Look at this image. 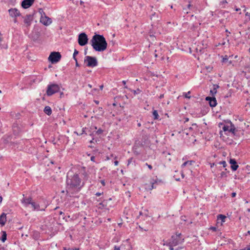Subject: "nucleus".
I'll list each match as a JSON object with an SVG mask.
<instances>
[{
	"mask_svg": "<svg viewBox=\"0 0 250 250\" xmlns=\"http://www.w3.org/2000/svg\"><path fill=\"white\" fill-rule=\"evenodd\" d=\"M84 183L82 182L78 174L69 175L67 174L66 178V191L68 193H75L80 191L83 187Z\"/></svg>",
	"mask_w": 250,
	"mask_h": 250,
	"instance_id": "obj_1",
	"label": "nucleus"
},
{
	"mask_svg": "<svg viewBox=\"0 0 250 250\" xmlns=\"http://www.w3.org/2000/svg\"><path fill=\"white\" fill-rule=\"evenodd\" d=\"M90 42L93 48L96 51L102 52L107 48V43L103 35L95 34Z\"/></svg>",
	"mask_w": 250,
	"mask_h": 250,
	"instance_id": "obj_2",
	"label": "nucleus"
},
{
	"mask_svg": "<svg viewBox=\"0 0 250 250\" xmlns=\"http://www.w3.org/2000/svg\"><path fill=\"white\" fill-rule=\"evenodd\" d=\"M84 63L89 67H94L98 65V62L96 57L86 56L84 57Z\"/></svg>",
	"mask_w": 250,
	"mask_h": 250,
	"instance_id": "obj_3",
	"label": "nucleus"
},
{
	"mask_svg": "<svg viewBox=\"0 0 250 250\" xmlns=\"http://www.w3.org/2000/svg\"><path fill=\"white\" fill-rule=\"evenodd\" d=\"M60 87L58 84L53 83L47 85L46 94L48 96H51L54 94L58 92Z\"/></svg>",
	"mask_w": 250,
	"mask_h": 250,
	"instance_id": "obj_4",
	"label": "nucleus"
},
{
	"mask_svg": "<svg viewBox=\"0 0 250 250\" xmlns=\"http://www.w3.org/2000/svg\"><path fill=\"white\" fill-rule=\"evenodd\" d=\"M181 233L176 234L175 235H172L168 243L174 246L182 243L184 242V239L181 238Z\"/></svg>",
	"mask_w": 250,
	"mask_h": 250,
	"instance_id": "obj_5",
	"label": "nucleus"
},
{
	"mask_svg": "<svg viewBox=\"0 0 250 250\" xmlns=\"http://www.w3.org/2000/svg\"><path fill=\"white\" fill-rule=\"evenodd\" d=\"M61 55L58 52H51L48 57V60L53 64L58 62L61 59Z\"/></svg>",
	"mask_w": 250,
	"mask_h": 250,
	"instance_id": "obj_6",
	"label": "nucleus"
},
{
	"mask_svg": "<svg viewBox=\"0 0 250 250\" xmlns=\"http://www.w3.org/2000/svg\"><path fill=\"white\" fill-rule=\"evenodd\" d=\"M222 129L225 132L228 131L229 133H231L233 136H237L238 130L231 122H230V125H224Z\"/></svg>",
	"mask_w": 250,
	"mask_h": 250,
	"instance_id": "obj_7",
	"label": "nucleus"
},
{
	"mask_svg": "<svg viewBox=\"0 0 250 250\" xmlns=\"http://www.w3.org/2000/svg\"><path fill=\"white\" fill-rule=\"evenodd\" d=\"M88 37L85 33H81L79 35L78 43L81 46H84L88 42Z\"/></svg>",
	"mask_w": 250,
	"mask_h": 250,
	"instance_id": "obj_8",
	"label": "nucleus"
},
{
	"mask_svg": "<svg viewBox=\"0 0 250 250\" xmlns=\"http://www.w3.org/2000/svg\"><path fill=\"white\" fill-rule=\"evenodd\" d=\"M22 18L23 19L24 25L26 27L31 25L34 19L33 15L32 14H27L25 16H22Z\"/></svg>",
	"mask_w": 250,
	"mask_h": 250,
	"instance_id": "obj_9",
	"label": "nucleus"
},
{
	"mask_svg": "<svg viewBox=\"0 0 250 250\" xmlns=\"http://www.w3.org/2000/svg\"><path fill=\"white\" fill-rule=\"evenodd\" d=\"M8 13L11 18H17L18 17L21 16L20 12L16 8L9 9Z\"/></svg>",
	"mask_w": 250,
	"mask_h": 250,
	"instance_id": "obj_10",
	"label": "nucleus"
},
{
	"mask_svg": "<svg viewBox=\"0 0 250 250\" xmlns=\"http://www.w3.org/2000/svg\"><path fill=\"white\" fill-rule=\"evenodd\" d=\"M40 22L45 26L50 25L52 21L51 18L47 16L46 15L41 17Z\"/></svg>",
	"mask_w": 250,
	"mask_h": 250,
	"instance_id": "obj_11",
	"label": "nucleus"
},
{
	"mask_svg": "<svg viewBox=\"0 0 250 250\" xmlns=\"http://www.w3.org/2000/svg\"><path fill=\"white\" fill-rule=\"evenodd\" d=\"M34 1L35 0H23L21 2V6L24 9H27L33 4Z\"/></svg>",
	"mask_w": 250,
	"mask_h": 250,
	"instance_id": "obj_12",
	"label": "nucleus"
},
{
	"mask_svg": "<svg viewBox=\"0 0 250 250\" xmlns=\"http://www.w3.org/2000/svg\"><path fill=\"white\" fill-rule=\"evenodd\" d=\"M206 100L208 101L209 105L211 107H215L217 104V101L215 97H207Z\"/></svg>",
	"mask_w": 250,
	"mask_h": 250,
	"instance_id": "obj_13",
	"label": "nucleus"
},
{
	"mask_svg": "<svg viewBox=\"0 0 250 250\" xmlns=\"http://www.w3.org/2000/svg\"><path fill=\"white\" fill-rule=\"evenodd\" d=\"M229 163L231 165V168L233 171H235L238 167V165L236 162V161L234 159H230L229 160Z\"/></svg>",
	"mask_w": 250,
	"mask_h": 250,
	"instance_id": "obj_14",
	"label": "nucleus"
},
{
	"mask_svg": "<svg viewBox=\"0 0 250 250\" xmlns=\"http://www.w3.org/2000/svg\"><path fill=\"white\" fill-rule=\"evenodd\" d=\"M30 205H31L32 208H33V210H38V211H39V210H45L44 208L41 209L40 208V206L39 204L36 203L35 202L32 201L31 203L30 204Z\"/></svg>",
	"mask_w": 250,
	"mask_h": 250,
	"instance_id": "obj_15",
	"label": "nucleus"
},
{
	"mask_svg": "<svg viewBox=\"0 0 250 250\" xmlns=\"http://www.w3.org/2000/svg\"><path fill=\"white\" fill-rule=\"evenodd\" d=\"M6 222V214L3 212L0 215V225L3 226L5 224Z\"/></svg>",
	"mask_w": 250,
	"mask_h": 250,
	"instance_id": "obj_16",
	"label": "nucleus"
},
{
	"mask_svg": "<svg viewBox=\"0 0 250 250\" xmlns=\"http://www.w3.org/2000/svg\"><path fill=\"white\" fill-rule=\"evenodd\" d=\"M32 201L31 197L23 198L21 201L22 204H24L25 207H27L29 205H30Z\"/></svg>",
	"mask_w": 250,
	"mask_h": 250,
	"instance_id": "obj_17",
	"label": "nucleus"
},
{
	"mask_svg": "<svg viewBox=\"0 0 250 250\" xmlns=\"http://www.w3.org/2000/svg\"><path fill=\"white\" fill-rule=\"evenodd\" d=\"M226 216L223 214H219L217 216V223H219V221H221V225L223 223L225 222V220L226 219Z\"/></svg>",
	"mask_w": 250,
	"mask_h": 250,
	"instance_id": "obj_18",
	"label": "nucleus"
},
{
	"mask_svg": "<svg viewBox=\"0 0 250 250\" xmlns=\"http://www.w3.org/2000/svg\"><path fill=\"white\" fill-rule=\"evenodd\" d=\"M43 112L48 116H50L52 114V109L49 106H45Z\"/></svg>",
	"mask_w": 250,
	"mask_h": 250,
	"instance_id": "obj_19",
	"label": "nucleus"
},
{
	"mask_svg": "<svg viewBox=\"0 0 250 250\" xmlns=\"http://www.w3.org/2000/svg\"><path fill=\"white\" fill-rule=\"evenodd\" d=\"M2 236L1 237L0 240L2 242H4L7 239V234L5 231H2Z\"/></svg>",
	"mask_w": 250,
	"mask_h": 250,
	"instance_id": "obj_20",
	"label": "nucleus"
},
{
	"mask_svg": "<svg viewBox=\"0 0 250 250\" xmlns=\"http://www.w3.org/2000/svg\"><path fill=\"white\" fill-rule=\"evenodd\" d=\"M194 162L193 161H187L185 162H184L182 165H181V167L182 168H184L187 165H189V166H190L193 163H194Z\"/></svg>",
	"mask_w": 250,
	"mask_h": 250,
	"instance_id": "obj_21",
	"label": "nucleus"
},
{
	"mask_svg": "<svg viewBox=\"0 0 250 250\" xmlns=\"http://www.w3.org/2000/svg\"><path fill=\"white\" fill-rule=\"evenodd\" d=\"M153 116L154 117V119L156 120L159 118V114L157 110H154L152 112Z\"/></svg>",
	"mask_w": 250,
	"mask_h": 250,
	"instance_id": "obj_22",
	"label": "nucleus"
},
{
	"mask_svg": "<svg viewBox=\"0 0 250 250\" xmlns=\"http://www.w3.org/2000/svg\"><path fill=\"white\" fill-rule=\"evenodd\" d=\"M130 90L135 95L140 94L141 92V90L139 88H137L136 90L130 89Z\"/></svg>",
	"mask_w": 250,
	"mask_h": 250,
	"instance_id": "obj_23",
	"label": "nucleus"
},
{
	"mask_svg": "<svg viewBox=\"0 0 250 250\" xmlns=\"http://www.w3.org/2000/svg\"><path fill=\"white\" fill-rule=\"evenodd\" d=\"M78 54H79V51L75 49L74 51L73 55V58L75 61H76V59H77L76 55H77Z\"/></svg>",
	"mask_w": 250,
	"mask_h": 250,
	"instance_id": "obj_24",
	"label": "nucleus"
},
{
	"mask_svg": "<svg viewBox=\"0 0 250 250\" xmlns=\"http://www.w3.org/2000/svg\"><path fill=\"white\" fill-rule=\"evenodd\" d=\"M164 245L168 246L169 247V250H174V249L173 247H174V246H173L172 244H171L169 243H164Z\"/></svg>",
	"mask_w": 250,
	"mask_h": 250,
	"instance_id": "obj_25",
	"label": "nucleus"
},
{
	"mask_svg": "<svg viewBox=\"0 0 250 250\" xmlns=\"http://www.w3.org/2000/svg\"><path fill=\"white\" fill-rule=\"evenodd\" d=\"M39 12L41 14V17H43V16L46 15L45 12L42 8H40L39 9Z\"/></svg>",
	"mask_w": 250,
	"mask_h": 250,
	"instance_id": "obj_26",
	"label": "nucleus"
},
{
	"mask_svg": "<svg viewBox=\"0 0 250 250\" xmlns=\"http://www.w3.org/2000/svg\"><path fill=\"white\" fill-rule=\"evenodd\" d=\"M217 164L222 165L223 167H226L227 166V164L226 161H225L219 162L217 163Z\"/></svg>",
	"mask_w": 250,
	"mask_h": 250,
	"instance_id": "obj_27",
	"label": "nucleus"
},
{
	"mask_svg": "<svg viewBox=\"0 0 250 250\" xmlns=\"http://www.w3.org/2000/svg\"><path fill=\"white\" fill-rule=\"evenodd\" d=\"M147 213H148V210H145L144 212H143L142 211H140V215H144L146 216H148V215Z\"/></svg>",
	"mask_w": 250,
	"mask_h": 250,
	"instance_id": "obj_28",
	"label": "nucleus"
},
{
	"mask_svg": "<svg viewBox=\"0 0 250 250\" xmlns=\"http://www.w3.org/2000/svg\"><path fill=\"white\" fill-rule=\"evenodd\" d=\"M227 176V173L225 172H222L220 174V177L221 178L226 177Z\"/></svg>",
	"mask_w": 250,
	"mask_h": 250,
	"instance_id": "obj_29",
	"label": "nucleus"
},
{
	"mask_svg": "<svg viewBox=\"0 0 250 250\" xmlns=\"http://www.w3.org/2000/svg\"><path fill=\"white\" fill-rule=\"evenodd\" d=\"M190 91H188V92L186 93V94L185 95V97L186 98L190 99Z\"/></svg>",
	"mask_w": 250,
	"mask_h": 250,
	"instance_id": "obj_30",
	"label": "nucleus"
},
{
	"mask_svg": "<svg viewBox=\"0 0 250 250\" xmlns=\"http://www.w3.org/2000/svg\"><path fill=\"white\" fill-rule=\"evenodd\" d=\"M103 130L101 128H99L98 130H97L96 131V133L98 135H100L102 133H103Z\"/></svg>",
	"mask_w": 250,
	"mask_h": 250,
	"instance_id": "obj_31",
	"label": "nucleus"
},
{
	"mask_svg": "<svg viewBox=\"0 0 250 250\" xmlns=\"http://www.w3.org/2000/svg\"><path fill=\"white\" fill-rule=\"evenodd\" d=\"M210 92L212 95L216 94L217 92L216 88H213V89L211 90Z\"/></svg>",
	"mask_w": 250,
	"mask_h": 250,
	"instance_id": "obj_32",
	"label": "nucleus"
},
{
	"mask_svg": "<svg viewBox=\"0 0 250 250\" xmlns=\"http://www.w3.org/2000/svg\"><path fill=\"white\" fill-rule=\"evenodd\" d=\"M228 58L227 56H226L225 58L223 59L222 62H226L228 61Z\"/></svg>",
	"mask_w": 250,
	"mask_h": 250,
	"instance_id": "obj_33",
	"label": "nucleus"
},
{
	"mask_svg": "<svg viewBox=\"0 0 250 250\" xmlns=\"http://www.w3.org/2000/svg\"><path fill=\"white\" fill-rule=\"evenodd\" d=\"M225 31H226V32H227V33H228V34L227 35L226 39H227L228 42H229V40L228 39H227V37L229 36V34H230V32H229L228 29H226Z\"/></svg>",
	"mask_w": 250,
	"mask_h": 250,
	"instance_id": "obj_34",
	"label": "nucleus"
},
{
	"mask_svg": "<svg viewBox=\"0 0 250 250\" xmlns=\"http://www.w3.org/2000/svg\"><path fill=\"white\" fill-rule=\"evenodd\" d=\"M86 128H83L82 129V133H81V134H87V133L86 132Z\"/></svg>",
	"mask_w": 250,
	"mask_h": 250,
	"instance_id": "obj_35",
	"label": "nucleus"
},
{
	"mask_svg": "<svg viewBox=\"0 0 250 250\" xmlns=\"http://www.w3.org/2000/svg\"><path fill=\"white\" fill-rule=\"evenodd\" d=\"M99 208H103L104 207V205L102 202L100 203L99 204Z\"/></svg>",
	"mask_w": 250,
	"mask_h": 250,
	"instance_id": "obj_36",
	"label": "nucleus"
},
{
	"mask_svg": "<svg viewBox=\"0 0 250 250\" xmlns=\"http://www.w3.org/2000/svg\"><path fill=\"white\" fill-rule=\"evenodd\" d=\"M145 165H146V166H147V167H148V168H149V169H150V170H151V169H152V167L151 166V165H149V164H148L147 163H146V164H145Z\"/></svg>",
	"mask_w": 250,
	"mask_h": 250,
	"instance_id": "obj_37",
	"label": "nucleus"
},
{
	"mask_svg": "<svg viewBox=\"0 0 250 250\" xmlns=\"http://www.w3.org/2000/svg\"><path fill=\"white\" fill-rule=\"evenodd\" d=\"M210 229L211 230H213V231H216V229H217L216 228V227H211V228H210Z\"/></svg>",
	"mask_w": 250,
	"mask_h": 250,
	"instance_id": "obj_38",
	"label": "nucleus"
},
{
	"mask_svg": "<svg viewBox=\"0 0 250 250\" xmlns=\"http://www.w3.org/2000/svg\"><path fill=\"white\" fill-rule=\"evenodd\" d=\"M103 194V192H97L96 194H95V195H96L97 196H101L102 194Z\"/></svg>",
	"mask_w": 250,
	"mask_h": 250,
	"instance_id": "obj_39",
	"label": "nucleus"
},
{
	"mask_svg": "<svg viewBox=\"0 0 250 250\" xmlns=\"http://www.w3.org/2000/svg\"><path fill=\"white\" fill-rule=\"evenodd\" d=\"M122 83L124 84V85H125V88H127V86L125 85V84H126V81H123Z\"/></svg>",
	"mask_w": 250,
	"mask_h": 250,
	"instance_id": "obj_40",
	"label": "nucleus"
},
{
	"mask_svg": "<svg viewBox=\"0 0 250 250\" xmlns=\"http://www.w3.org/2000/svg\"><path fill=\"white\" fill-rule=\"evenodd\" d=\"M95 157L94 156H91L90 158L91 161H93V162H95Z\"/></svg>",
	"mask_w": 250,
	"mask_h": 250,
	"instance_id": "obj_41",
	"label": "nucleus"
},
{
	"mask_svg": "<svg viewBox=\"0 0 250 250\" xmlns=\"http://www.w3.org/2000/svg\"><path fill=\"white\" fill-rule=\"evenodd\" d=\"M154 184H155V183H153H153H151V188H150V189H153V188H156V187H154Z\"/></svg>",
	"mask_w": 250,
	"mask_h": 250,
	"instance_id": "obj_42",
	"label": "nucleus"
},
{
	"mask_svg": "<svg viewBox=\"0 0 250 250\" xmlns=\"http://www.w3.org/2000/svg\"><path fill=\"white\" fill-rule=\"evenodd\" d=\"M101 183L103 186H104L105 185V182L104 180H101Z\"/></svg>",
	"mask_w": 250,
	"mask_h": 250,
	"instance_id": "obj_43",
	"label": "nucleus"
},
{
	"mask_svg": "<svg viewBox=\"0 0 250 250\" xmlns=\"http://www.w3.org/2000/svg\"><path fill=\"white\" fill-rule=\"evenodd\" d=\"M14 19V22L15 23L18 22L17 18H13Z\"/></svg>",
	"mask_w": 250,
	"mask_h": 250,
	"instance_id": "obj_44",
	"label": "nucleus"
},
{
	"mask_svg": "<svg viewBox=\"0 0 250 250\" xmlns=\"http://www.w3.org/2000/svg\"><path fill=\"white\" fill-rule=\"evenodd\" d=\"M236 195V194L235 192H232L231 194V196L232 197H235Z\"/></svg>",
	"mask_w": 250,
	"mask_h": 250,
	"instance_id": "obj_45",
	"label": "nucleus"
},
{
	"mask_svg": "<svg viewBox=\"0 0 250 250\" xmlns=\"http://www.w3.org/2000/svg\"><path fill=\"white\" fill-rule=\"evenodd\" d=\"M90 129H92V130H96L97 129V127L96 126H91L90 127Z\"/></svg>",
	"mask_w": 250,
	"mask_h": 250,
	"instance_id": "obj_46",
	"label": "nucleus"
},
{
	"mask_svg": "<svg viewBox=\"0 0 250 250\" xmlns=\"http://www.w3.org/2000/svg\"><path fill=\"white\" fill-rule=\"evenodd\" d=\"M114 163L115 166H118L119 162L118 161H114Z\"/></svg>",
	"mask_w": 250,
	"mask_h": 250,
	"instance_id": "obj_47",
	"label": "nucleus"
},
{
	"mask_svg": "<svg viewBox=\"0 0 250 250\" xmlns=\"http://www.w3.org/2000/svg\"><path fill=\"white\" fill-rule=\"evenodd\" d=\"M164 97V94H161L160 96H159V98L160 99H162Z\"/></svg>",
	"mask_w": 250,
	"mask_h": 250,
	"instance_id": "obj_48",
	"label": "nucleus"
},
{
	"mask_svg": "<svg viewBox=\"0 0 250 250\" xmlns=\"http://www.w3.org/2000/svg\"><path fill=\"white\" fill-rule=\"evenodd\" d=\"M217 163L215 164V163H212V164H210V167H212L213 166L215 165V166H217Z\"/></svg>",
	"mask_w": 250,
	"mask_h": 250,
	"instance_id": "obj_49",
	"label": "nucleus"
},
{
	"mask_svg": "<svg viewBox=\"0 0 250 250\" xmlns=\"http://www.w3.org/2000/svg\"><path fill=\"white\" fill-rule=\"evenodd\" d=\"M235 11H237V12H239V11H241V9L239 8H235Z\"/></svg>",
	"mask_w": 250,
	"mask_h": 250,
	"instance_id": "obj_50",
	"label": "nucleus"
},
{
	"mask_svg": "<svg viewBox=\"0 0 250 250\" xmlns=\"http://www.w3.org/2000/svg\"><path fill=\"white\" fill-rule=\"evenodd\" d=\"M132 160V158H130L129 159H128V164H130Z\"/></svg>",
	"mask_w": 250,
	"mask_h": 250,
	"instance_id": "obj_51",
	"label": "nucleus"
},
{
	"mask_svg": "<svg viewBox=\"0 0 250 250\" xmlns=\"http://www.w3.org/2000/svg\"><path fill=\"white\" fill-rule=\"evenodd\" d=\"M174 177H175V180H176L177 181H180V178H178V177L176 178L175 177V175L174 176Z\"/></svg>",
	"mask_w": 250,
	"mask_h": 250,
	"instance_id": "obj_52",
	"label": "nucleus"
},
{
	"mask_svg": "<svg viewBox=\"0 0 250 250\" xmlns=\"http://www.w3.org/2000/svg\"><path fill=\"white\" fill-rule=\"evenodd\" d=\"M75 62H76V66H79V63L78 62L77 59H76V61H75Z\"/></svg>",
	"mask_w": 250,
	"mask_h": 250,
	"instance_id": "obj_53",
	"label": "nucleus"
},
{
	"mask_svg": "<svg viewBox=\"0 0 250 250\" xmlns=\"http://www.w3.org/2000/svg\"><path fill=\"white\" fill-rule=\"evenodd\" d=\"M213 87H214V88H216V89L219 88V86L217 84H214Z\"/></svg>",
	"mask_w": 250,
	"mask_h": 250,
	"instance_id": "obj_54",
	"label": "nucleus"
},
{
	"mask_svg": "<svg viewBox=\"0 0 250 250\" xmlns=\"http://www.w3.org/2000/svg\"><path fill=\"white\" fill-rule=\"evenodd\" d=\"M183 248V247H178V248L176 249L175 250H181Z\"/></svg>",
	"mask_w": 250,
	"mask_h": 250,
	"instance_id": "obj_55",
	"label": "nucleus"
},
{
	"mask_svg": "<svg viewBox=\"0 0 250 250\" xmlns=\"http://www.w3.org/2000/svg\"><path fill=\"white\" fill-rule=\"evenodd\" d=\"M245 250H250V247H248L245 248Z\"/></svg>",
	"mask_w": 250,
	"mask_h": 250,
	"instance_id": "obj_56",
	"label": "nucleus"
},
{
	"mask_svg": "<svg viewBox=\"0 0 250 250\" xmlns=\"http://www.w3.org/2000/svg\"><path fill=\"white\" fill-rule=\"evenodd\" d=\"M189 121V119L188 118H185V123Z\"/></svg>",
	"mask_w": 250,
	"mask_h": 250,
	"instance_id": "obj_57",
	"label": "nucleus"
},
{
	"mask_svg": "<svg viewBox=\"0 0 250 250\" xmlns=\"http://www.w3.org/2000/svg\"><path fill=\"white\" fill-rule=\"evenodd\" d=\"M246 16H250V13H249L248 12H247V13H246Z\"/></svg>",
	"mask_w": 250,
	"mask_h": 250,
	"instance_id": "obj_58",
	"label": "nucleus"
},
{
	"mask_svg": "<svg viewBox=\"0 0 250 250\" xmlns=\"http://www.w3.org/2000/svg\"><path fill=\"white\" fill-rule=\"evenodd\" d=\"M104 87V85H101L100 86V88L101 90H102L103 88Z\"/></svg>",
	"mask_w": 250,
	"mask_h": 250,
	"instance_id": "obj_59",
	"label": "nucleus"
},
{
	"mask_svg": "<svg viewBox=\"0 0 250 250\" xmlns=\"http://www.w3.org/2000/svg\"><path fill=\"white\" fill-rule=\"evenodd\" d=\"M2 201V197L0 196V204L1 203Z\"/></svg>",
	"mask_w": 250,
	"mask_h": 250,
	"instance_id": "obj_60",
	"label": "nucleus"
},
{
	"mask_svg": "<svg viewBox=\"0 0 250 250\" xmlns=\"http://www.w3.org/2000/svg\"><path fill=\"white\" fill-rule=\"evenodd\" d=\"M191 6V4L189 3L188 5V8H189L190 7V6Z\"/></svg>",
	"mask_w": 250,
	"mask_h": 250,
	"instance_id": "obj_61",
	"label": "nucleus"
},
{
	"mask_svg": "<svg viewBox=\"0 0 250 250\" xmlns=\"http://www.w3.org/2000/svg\"><path fill=\"white\" fill-rule=\"evenodd\" d=\"M247 234L250 235V230L248 231L247 234H246V235H247Z\"/></svg>",
	"mask_w": 250,
	"mask_h": 250,
	"instance_id": "obj_62",
	"label": "nucleus"
},
{
	"mask_svg": "<svg viewBox=\"0 0 250 250\" xmlns=\"http://www.w3.org/2000/svg\"><path fill=\"white\" fill-rule=\"evenodd\" d=\"M138 126L140 127L141 126V124L140 123H138L137 124Z\"/></svg>",
	"mask_w": 250,
	"mask_h": 250,
	"instance_id": "obj_63",
	"label": "nucleus"
},
{
	"mask_svg": "<svg viewBox=\"0 0 250 250\" xmlns=\"http://www.w3.org/2000/svg\"><path fill=\"white\" fill-rule=\"evenodd\" d=\"M63 250H71L70 249L67 250L66 248L64 247V248H63Z\"/></svg>",
	"mask_w": 250,
	"mask_h": 250,
	"instance_id": "obj_64",
	"label": "nucleus"
}]
</instances>
